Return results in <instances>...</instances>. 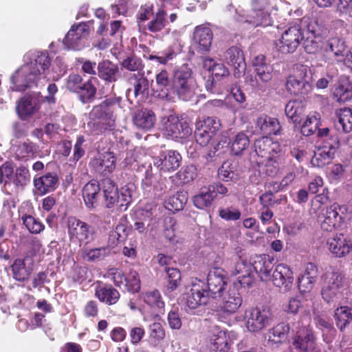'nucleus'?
<instances>
[{
	"label": "nucleus",
	"mask_w": 352,
	"mask_h": 352,
	"mask_svg": "<svg viewBox=\"0 0 352 352\" xmlns=\"http://www.w3.org/2000/svg\"><path fill=\"white\" fill-rule=\"evenodd\" d=\"M254 151L258 158V164L269 167L266 173L269 176L276 174L278 170V158L282 151L281 146L278 142L263 136L254 142Z\"/></svg>",
	"instance_id": "1"
},
{
	"label": "nucleus",
	"mask_w": 352,
	"mask_h": 352,
	"mask_svg": "<svg viewBox=\"0 0 352 352\" xmlns=\"http://www.w3.org/2000/svg\"><path fill=\"white\" fill-rule=\"evenodd\" d=\"M196 79L190 68L182 66L172 76L171 101L175 97L184 101L190 100L195 94Z\"/></svg>",
	"instance_id": "2"
},
{
	"label": "nucleus",
	"mask_w": 352,
	"mask_h": 352,
	"mask_svg": "<svg viewBox=\"0 0 352 352\" xmlns=\"http://www.w3.org/2000/svg\"><path fill=\"white\" fill-rule=\"evenodd\" d=\"M101 186L104 203L107 208L118 205L120 210H127L132 201L131 191L128 188H122L119 192L114 182L108 177L101 181Z\"/></svg>",
	"instance_id": "3"
},
{
	"label": "nucleus",
	"mask_w": 352,
	"mask_h": 352,
	"mask_svg": "<svg viewBox=\"0 0 352 352\" xmlns=\"http://www.w3.org/2000/svg\"><path fill=\"white\" fill-rule=\"evenodd\" d=\"M311 74V69L308 66L298 65L295 74L287 78V91L294 96L307 94L311 90V85L307 80Z\"/></svg>",
	"instance_id": "4"
},
{
	"label": "nucleus",
	"mask_w": 352,
	"mask_h": 352,
	"mask_svg": "<svg viewBox=\"0 0 352 352\" xmlns=\"http://www.w3.org/2000/svg\"><path fill=\"white\" fill-rule=\"evenodd\" d=\"M251 13L246 17L245 22L254 27H267L272 25L270 0H251Z\"/></svg>",
	"instance_id": "5"
},
{
	"label": "nucleus",
	"mask_w": 352,
	"mask_h": 352,
	"mask_svg": "<svg viewBox=\"0 0 352 352\" xmlns=\"http://www.w3.org/2000/svg\"><path fill=\"white\" fill-rule=\"evenodd\" d=\"M304 39V32L298 23L288 27L281 35V38L276 41L275 45L279 52L283 54L294 52Z\"/></svg>",
	"instance_id": "6"
},
{
	"label": "nucleus",
	"mask_w": 352,
	"mask_h": 352,
	"mask_svg": "<svg viewBox=\"0 0 352 352\" xmlns=\"http://www.w3.org/2000/svg\"><path fill=\"white\" fill-rule=\"evenodd\" d=\"M344 280L345 276L339 270H333L327 275L326 285L321 291L322 297L325 302H334L342 296V289Z\"/></svg>",
	"instance_id": "7"
},
{
	"label": "nucleus",
	"mask_w": 352,
	"mask_h": 352,
	"mask_svg": "<svg viewBox=\"0 0 352 352\" xmlns=\"http://www.w3.org/2000/svg\"><path fill=\"white\" fill-rule=\"evenodd\" d=\"M67 228L70 240H75L80 243H87L95 235L94 227L74 216L67 218Z\"/></svg>",
	"instance_id": "8"
},
{
	"label": "nucleus",
	"mask_w": 352,
	"mask_h": 352,
	"mask_svg": "<svg viewBox=\"0 0 352 352\" xmlns=\"http://www.w3.org/2000/svg\"><path fill=\"white\" fill-rule=\"evenodd\" d=\"M51 64V59L47 52H38L34 56L33 60L28 66V71L25 75L27 86L31 87L32 84L36 85L39 77L44 74Z\"/></svg>",
	"instance_id": "9"
},
{
	"label": "nucleus",
	"mask_w": 352,
	"mask_h": 352,
	"mask_svg": "<svg viewBox=\"0 0 352 352\" xmlns=\"http://www.w3.org/2000/svg\"><path fill=\"white\" fill-rule=\"evenodd\" d=\"M89 34V25L85 23H80L73 25L66 34L63 43L68 49L79 50L85 46L84 40Z\"/></svg>",
	"instance_id": "10"
},
{
	"label": "nucleus",
	"mask_w": 352,
	"mask_h": 352,
	"mask_svg": "<svg viewBox=\"0 0 352 352\" xmlns=\"http://www.w3.org/2000/svg\"><path fill=\"white\" fill-rule=\"evenodd\" d=\"M292 345L298 352H315L317 344L314 331L307 327L300 329L292 338Z\"/></svg>",
	"instance_id": "11"
},
{
	"label": "nucleus",
	"mask_w": 352,
	"mask_h": 352,
	"mask_svg": "<svg viewBox=\"0 0 352 352\" xmlns=\"http://www.w3.org/2000/svg\"><path fill=\"white\" fill-rule=\"evenodd\" d=\"M163 130L172 138H185L192 133V129L186 121L173 115L164 122Z\"/></svg>",
	"instance_id": "12"
},
{
	"label": "nucleus",
	"mask_w": 352,
	"mask_h": 352,
	"mask_svg": "<svg viewBox=\"0 0 352 352\" xmlns=\"http://www.w3.org/2000/svg\"><path fill=\"white\" fill-rule=\"evenodd\" d=\"M116 157L112 152L98 154L89 162V166L94 172L102 176H108L116 168Z\"/></svg>",
	"instance_id": "13"
},
{
	"label": "nucleus",
	"mask_w": 352,
	"mask_h": 352,
	"mask_svg": "<svg viewBox=\"0 0 352 352\" xmlns=\"http://www.w3.org/2000/svg\"><path fill=\"white\" fill-rule=\"evenodd\" d=\"M340 210V205L333 204L330 207L327 208L324 212H321L318 215L321 228L323 230L331 232L341 226L344 218L339 213Z\"/></svg>",
	"instance_id": "14"
},
{
	"label": "nucleus",
	"mask_w": 352,
	"mask_h": 352,
	"mask_svg": "<svg viewBox=\"0 0 352 352\" xmlns=\"http://www.w3.org/2000/svg\"><path fill=\"white\" fill-rule=\"evenodd\" d=\"M181 160L182 157L178 152L169 150L162 152L158 157H154L153 165L160 172H173L180 166Z\"/></svg>",
	"instance_id": "15"
},
{
	"label": "nucleus",
	"mask_w": 352,
	"mask_h": 352,
	"mask_svg": "<svg viewBox=\"0 0 352 352\" xmlns=\"http://www.w3.org/2000/svg\"><path fill=\"white\" fill-rule=\"evenodd\" d=\"M207 282V292L211 298L220 296L226 285L225 271L221 267H214L209 272Z\"/></svg>",
	"instance_id": "16"
},
{
	"label": "nucleus",
	"mask_w": 352,
	"mask_h": 352,
	"mask_svg": "<svg viewBox=\"0 0 352 352\" xmlns=\"http://www.w3.org/2000/svg\"><path fill=\"white\" fill-rule=\"evenodd\" d=\"M203 282L199 280L194 283L186 296V305L190 309H195L199 306L206 305L211 297L207 292Z\"/></svg>",
	"instance_id": "17"
},
{
	"label": "nucleus",
	"mask_w": 352,
	"mask_h": 352,
	"mask_svg": "<svg viewBox=\"0 0 352 352\" xmlns=\"http://www.w3.org/2000/svg\"><path fill=\"white\" fill-rule=\"evenodd\" d=\"M98 76L107 85L114 84L121 78V72L118 64L109 60H103L98 63L97 67Z\"/></svg>",
	"instance_id": "18"
},
{
	"label": "nucleus",
	"mask_w": 352,
	"mask_h": 352,
	"mask_svg": "<svg viewBox=\"0 0 352 352\" xmlns=\"http://www.w3.org/2000/svg\"><path fill=\"white\" fill-rule=\"evenodd\" d=\"M94 296L100 302L112 306L119 302L121 294L112 285L100 281L97 283L95 287Z\"/></svg>",
	"instance_id": "19"
},
{
	"label": "nucleus",
	"mask_w": 352,
	"mask_h": 352,
	"mask_svg": "<svg viewBox=\"0 0 352 352\" xmlns=\"http://www.w3.org/2000/svg\"><path fill=\"white\" fill-rule=\"evenodd\" d=\"M226 62L234 68L236 78L242 76L246 70V63L242 50L236 46L230 47L224 54Z\"/></svg>",
	"instance_id": "20"
},
{
	"label": "nucleus",
	"mask_w": 352,
	"mask_h": 352,
	"mask_svg": "<svg viewBox=\"0 0 352 352\" xmlns=\"http://www.w3.org/2000/svg\"><path fill=\"white\" fill-rule=\"evenodd\" d=\"M294 280L293 272L288 265L280 263L276 266L272 274V281L276 287L289 292L293 287Z\"/></svg>",
	"instance_id": "21"
},
{
	"label": "nucleus",
	"mask_w": 352,
	"mask_h": 352,
	"mask_svg": "<svg viewBox=\"0 0 352 352\" xmlns=\"http://www.w3.org/2000/svg\"><path fill=\"white\" fill-rule=\"evenodd\" d=\"M229 338L224 331L218 328L210 329L207 337V347L210 352H228Z\"/></svg>",
	"instance_id": "22"
},
{
	"label": "nucleus",
	"mask_w": 352,
	"mask_h": 352,
	"mask_svg": "<svg viewBox=\"0 0 352 352\" xmlns=\"http://www.w3.org/2000/svg\"><path fill=\"white\" fill-rule=\"evenodd\" d=\"M245 326L249 331L258 332L268 322V316L257 307H252L245 312Z\"/></svg>",
	"instance_id": "23"
},
{
	"label": "nucleus",
	"mask_w": 352,
	"mask_h": 352,
	"mask_svg": "<svg viewBox=\"0 0 352 352\" xmlns=\"http://www.w3.org/2000/svg\"><path fill=\"white\" fill-rule=\"evenodd\" d=\"M34 187L39 195H44L54 191L58 186L59 179L54 172H49L33 180Z\"/></svg>",
	"instance_id": "24"
},
{
	"label": "nucleus",
	"mask_w": 352,
	"mask_h": 352,
	"mask_svg": "<svg viewBox=\"0 0 352 352\" xmlns=\"http://www.w3.org/2000/svg\"><path fill=\"white\" fill-rule=\"evenodd\" d=\"M232 274L237 276V281L242 287H250L254 281L255 274L250 262L240 261L236 263Z\"/></svg>",
	"instance_id": "25"
},
{
	"label": "nucleus",
	"mask_w": 352,
	"mask_h": 352,
	"mask_svg": "<svg viewBox=\"0 0 352 352\" xmlns=\"http://www.w3.org/2000/svg\"><path fill=\"white\" fill-rule=\"evenodd\" d=\"M242 302L243 298L240 293L234 289H230L223 297L219 305V311L227 316H230L238 311Z\"/></svg>",
	"instance_id": "26"
},
{
	"label": "nucleus",
	"mask_w": 352,
	"mask_h": 352,
	"mask_svg": "<svg viewBox=\"0 0 352 352\" xmlns=\"http://www.w3.org/2000/svg\"><path fill=\"white\" fill-rule=\"evenodd\" d=\"M328 249L330 252L337 258H342L347 255L352 248L350 241L347 240L343 234H336L327 241Z\"/></svg>",
	"instance_id": "27"
},
{
	"label": "nucleus",
	"mask_w": 352,
	"mask_h": 352,
	"mask_svg": "<svg viewBox=\"0 0 352 352\" xmlns=\"http://www.w3.org/2000/svg\"><path fill=\"white\" fill-rule=\"evenodd\" d=\"M100 190V184L96 180H91L84 186L82 196L87 208L94 209L98 206Z\"/></svg>",
	"instance_id": "28"
},
{
	"label": "nucleus",
	"mask_w": 352,
	"mask_h": 352,
	"mask_svg": "<svg viewBox=\"0 0 352 352\" xmlns=\"http://www.w3.org/2000/svg\"><path fill=\"white\" fill-rule=\"evenodd\" d=\"M156 89L157 96L167 101H171L172 77L166 69L161 70L156 74Z\"/></svg>",
	"instance_id": "29"
},
{
	"label": "nucleus",
	"mask_w": 352,
	"mask_h": 352,
	"mask_svg": "<svg viewBox=\"0 0 352 352\" xmlns=\"http://www.w3.org/2000/svg\"><path fill=\"white\" fill-rule=\"evenodd\" d=\"M91 116L93 119L91 132L94 135H101L106 131L114 129L116 117L100 113H93L92 112H91Z\"/></svg>",
	"instance_id": "30"
},
{
	"label": "nucleus",
	"mask_w": 352,
	"mask_h": 352,
	"mask_svg": "<svg viewBox=\"0 0 352 352\" xmlns=\"http://www.w3.org/2000/svg\"><path fill=\"white\" fill-rule=\"evenodd\" d=\"M333 98L339 103H344L352 99V82L349 77L342 76L333 91Z\"/></svg>",
	"instance_id": "31"
},
{
	"label": "nucleus",
	"mask_w": 352,
	"mask_h": 352,
	"mask_svg": "<svg viewBox=\"0 0 352 352\" xmlns=\"http://www.w3.org/2000/svg\"><path fill=\"white\" fill-rule=\"evenodd\" d=\"M252 67L256 74V81L267 82L272 78V68L266 63V58L263 54H259L252 60Z\"/></svg>",
	"instance_id": "32"
},
{
	"label": "nucleus",
	"mask_w": 352,
	"mask_h": 352,
	"mask_svg": "<svg viewBox=\"0 0 352 352\" xmlns=\"http://www.w3.org/2000/svg\"><path fill=\"white\" fill-rule=\"evenodd\" d=\"M26 259L27 257L17 258L10 266L12 278L16 281L27 282L32 273V267L27 265Z\"/></svg>",
	"instance_id": "33"
},
{
	"label": "nucleus",
	"mask_w": 352,
	"mask_h": 352,
	"mask_svg": "<svg viewBox=\"0 0 352 352\" xmlns=\"http://www.w3.org/2000/svg\"><path fill=\"white\" fill-rule=\"evenodd\" d=\"M256 126L265 136L278 134L280 125L278 120L267 115H262L256 120Z\"/></svg>",
	"instance_id": "34"
},
{
	"label": "nucleus",
	"mask_w": 352,
	"mask_h": 352,
	"mask_svg": "<svg viewBox=\"0 0 352 352\" xmlns=\"http://www.w3.org/2000/svg\"><path fill=\"white\" fill-rule=\"evenodd\" d=\"M129 82L133 87L134 96L136 98H144L148 96L150 82L144 74H132Z\"/></svg>",
	"instance_id": "35"
},
{
	"label": "nucleus",
	"mask_w": 352,
	"mask_h": 352,
	"mask_svg": "<svg viewBox=\"0 0 352 352\" xmlns=\"http://www.w3.org/2000/svg\"><path fill=\"white\" fill-rule=\"evenodd\" d=\"M273 261L269 255H256L251 263L254 274H258L261 279L263 276L268 277L274 267Z\"/></svg>",
	"instance_id": "36"
},
{
	"label": "nucleus",
	"mask_w": 352,
	"mask_h": 352,
	"mask_svg": "<svg viewBox=\"0 0 352 352\" xmlns=\"http://www.w3.org/2000/svg\"><path fill=\"white\" fill-rule=\"evenodd\" d=\"M122 98L116 96L114 93L112 96L106 97L105 99L99 104L93 107L91 112L93 113H100L111 117H116L114 115L115 109L119 107Z\"/></svg>",
	"instance_id": "37"
},
{
	"label": "nucleus",
	"mask_w": 352,
	"mask_h": 352,
	"mask_svg": "<svg viewBox=\"0 0 352 352\" xmlns=\"http://www.w3.org/2000/svg\"><path fill=\"white\" fill-rule=\"evenodd\" d=\"M155 122V115L152 110L142 109L138 111L133 118L134 124L140 129L148 130Z\"/></svg>",
	"instance_id": "38"
},
{
	"label": "nucleus",
	"mask_w": 352,
	"mask_h": 352,
	"mask_svg": "<svg viewBox=\"0 0 352 352\" xmlns=\"http://www.w3.org/2000/svg\"><path fill=\"white\" fill-rule=\"evenodd\" d=\"M94 78L91 77L80 86V88L76 93L78 100L83 104L92 102L96 98L97 88L93 80Z\"/></svg>",
	"instance_id": "39"
},
{
	"label": "nucleus",
	"mask_w": 352,
	"mask_h": 352,
	"mask_svg": "<svg viewBox=\"0 0 352 352\" xmlns=\"http://www.w3.org/2000/svg\"><path fill=\"white\" fill-rule=\"evenodd\" d=\"M166 16V12L163 8L158 9L151 21L147 23L146 30L155 34L161 32L167 25Z\"/></svg>",
	"instance_id": "40"
},
{
	"label": "nucleus",
	"mask_w": 352,
	"mask_h": 352,
	"mask_svg": "<svg viewBox=\"0 0 352 352\" xmlns=\"http://www.w3.org/2000/svg\"><path fill=\"white\" fill-rule=\"evenodd\" d=\"M194 38L199 43V50L207 52L212 44V32L209 28L197 26L194 32Z\"/></svg>",
	"instance_id": "41"
},
{
	"label": "nucleus",
	"mask_w": 352,
	"mask_h": 352,
	"mask_svg": "<svg viewBox=\"0 0 352 352\" xmlns=\"http://www.w3.org/2000/svg\"><path fill=\"white\" fill-rule=\"evenodd\" d=\"M39 109V106L29 97L22 98L18 102L16 111L19 118L25 120Z\"/></svg>",
	"instance_id": "42"
},
{
	"label": "nucleus",
	"mask_w": 352,
	"mask_h": 352,
	"mask_svg": "<svg viewBox=\"0 0 352 352\" xmlns=\"http://www.w3.org/2000/svg\"><path fill=\"white\" fill-rule=\"evenodd\" d=\"M288 323L282 322L269 329V341L276 344L284 342L288 338L290 331Z\"/></svg>",
	"instance_id": "43"
},
{
	"label": "nucleus",
	"mask_w": 352,
	"mask_h": 352,
	"mask_svg": "<svg viewBox=\"0 0 352 352\" xmlns=\"http://www.w3.org/2000/svg\"><path fill=\"white\" fill-rule=\"evenodd\" d=\"M337 327L343 331L347 325L352 322V307L340 306L338 307L333 315Z\"/></svg>",
	"instance_id": "44"
},
{
	"label": "nucleus",
	"mask_w": 352,
	"mask_h": 352,
	"mask_svg": "<svg viewBox=\"0 0 352 352\" xmlns=\"http://www.w3.org/2000/svg\"><path fill=\"white\" fill-rule=\"evenodd\" d=\"M215 197L208 186L201 188L199 192L192 197V201L197 208L203 210L210 207Z\"/></svg>",
	"instance_id": "45"
},
{
	"label": "nucleus",
	"mask_w": 352,
	"mask_h": 352,
	"mask_svg": "<svg viewBox=\"0 0 352 352\" xmlns=\"http://www.w3.org/2000/svg\"><path fill=\"white\" fill-rule=\"evenodd\" d=\"M324 51L336 58H343L346 53L345 42L340 38L332 37L327 41Z\"/></svg>",
	"instance_id": "46"
},
{
	"label": "nucleus",
	"mask_w": 352,
	"mask_h": 352,
	"mask_svg": "<svg viewBox=\"0 0 352 352\" xmlns=\"http://www.w3.org/2000/svg\"><path fill=\"white\" fill-rule=\"evenodd\" d=\"M285 111L287 117L294 124H300L304 113V106L301 102L292 100L286 104Z\"/></svg>",
	"instance_id": "47"
},
{
	"label": "nucleus",
	"mask_w": 352,
	"mask_h": 352,
	"mask_svg": "<svg viewBox=\"0 0 352 352\" xmlns=\"http://www.w3.org/2000/svg\"><path fill=\"white\" fill-rule=\"evenodd\" d=\"M144 300L151 307L156 309L157 314H164L165 303L162 300L160 292L157 289L146 292L144 296Z\"/></svg>",
	"instance_id": "48"
},
{
	"label": "nucleus",
	"mask_w": 352,
	"mask_h": 352,
	"mask_svg": "<svg viewBox=\"0 0 352 352\" xmlns=\"http://www.w3.org/2000/svg\"><path fill=\"white\" fill-rule=\"evenodd\" d=\"M334 155V153L322 146L315 152L311 162L314 166L323 168L331 162Z\"/></svg>",
	"instance_id": "49"
},
{
	"label": "nucleus",
	"mask_w": 352,
	"mask_h": 352,
	"mask_svg": "<svg viewBox=\"0 0 352 352\" xmlns=\"http://www.w3.org/2000/svg\"><path fill=\"white\" fill-rule=\"evenodd\" d=\"M23 225L33 234L41 233L45 229V225L39 219L35 218L30 214L23 213L21 216Z\"/></svg>",
	"instance_id": "50"
},
{
	"label": "nucleus",
	"mask_w": 352,
	"mask_h": 352,
	"mask_svg": "<svg viewBox=\"0 0 352 352\" xmlns=\"http://www.w3.org/2000/svg\"><path fill=\"white\" fill-rule=\"evenodd\" d=\"M187 201V192L179 191L168 199L166 202V208L173 212L179 211L183 210Z\"/></svg>",
	"instance_id": "51"
},
{
	"label": "nucleus",
	"mask_w": 352,
	"mask_h": 352,
	"mask_svg": "<svg viewBox=\"0 0 352 352\" xmlns=\"http://www.w3.org/2000/svg\"><path fill=\"white\" fill-rule=\"evenodd\" d=\"M30 179L31 175L28 168L21 165L15 169L12 182L17 188H23L30 183Z\"/></svg>",
	"instance_id": "52"
},
{
	"label": "nucleus",
	"mask_w": 352,
	"mask_h": 352,
	"mask_svg": "<svg viewBox=\"0 0 352 352\" xmlns=\"http://www.w3.org/2000/svg\"><path fill=\"white\" fill-rule=\"evenodd\" d=\"M250 144L248 136L243 132L237 133L231 142V152L234 155H240Z\"/></svg>",
	"instance_id": "53"
},
{
	"label": "nucleus",
	"mask_w": 352,
	"mask_h": 352,
	"mask_svg": "<svg viewBox=\"0 0 352 352\" xmlns=\"http://www.w3.org/2000/svg\"><path fill=\"white\" fill-rule=\"evenodd\" d=\"M336 116L342 131L344 133L351 132L352 131V110L346 107L340 109L336 111Z\"/></svg>",
	"instance_id": "54"
},
{
	"label": "nucleus",
	"mask_w": 352,
	"mask_h": 352,
	"mask_svg": "<svg viewBox=\"0 0 352 352\" xmlns=\"http://www.w3.org/2000/svg\"><path fill=\"white\" fill-rule=\"evenodd\" d=\"M35 153V145L30 141L19 144L15 151V158L18 160H27Z\"/></svg>",
	"instance_id": "55"
},
{
	"label": "nucleus",
	"mask_w": 352,
	"mask_h": 352,
	"mask_svg": "<svg viewBox=\"0 0 352 352\" xmlns=\"http://www.w3.org/2000/svg\"><path fill=\"white\" fill-rule=\"evenodd\" d=\"M109 253L110 249L109 247H100L83 251L82 258L87 261L91 262L102 260L107 256Z\"/></svg>",
	"instance_id": "56"
},
{
	"label": "nucleus",
	"mask_w": 352,
	"mask_h": 352,
	"mask_svg": "<svg viewBox=\"0 0 352 352\" xmlns=\"http://www.w3.org/2000/svg\"><path fill=\"white\" fill-rule=\"evenodd\" d=\"M197 168L194 165L183 166L177 173L176 177L180 184H186L192 182L197 177Z\"/></svg>",
	"instance_id": "57"
},
{
	"label": "nucleus",
	"mask_w": 352,
	"mask_h": 352,
	"mask_svg": "<svg viewBox=\"0 0 352 352\" xmlns=\"http://www.w3.org/2000/svg\"><path fill=\"white\" fill-rule=\"evenodd\" d=\"M165 271L167 274V289L171 292L175 290L180 285L182 276L180 271L175 267H166Z\"/></svg>",
	"instance_id": "58"
},
{
	"label": "nucleus",
	"mask_w": 352,
	"mask_h": 352,
	"mask_svg": "<svg viewBox=\"0 0 352 352\" xmlns=\"http://www.w3.org/2000/svg\"><path fill=\"white\" fill-rule=\"evenodd\" d=\"M221 125L220 120L216 117H207L197 124V126L208 132H211V134L214 136L217 135V131H219Z\"/></svg>",
	"instance_id": "59"
},
{
	"label": "nucleus",
	"mask_w": 352,
	"mask_h": 352,
	"mask_svg": "<svg viewBox=\"0 0 352 352\" xmlns=\"http://www.w3.org/2000/svg\"><path fill=\"white\" fill-rule=\"evenodd\" d=\"M124 286L129 292L138 293L141 288L140 276L135 271H131L126 276Z\"/></svg>",
	"instance_id": "60"
},
{
	"label": "nucleus",
	"mask_w": 352,
	"mask_h": 352,
	"mask_svg": "<svg viewBox=\"0 0 352 352\" xmlns=\"http://www.w3.org/2000/svg\"><path fill=\"white\" fill-rule=\"evenodd\" d=\"M149 338L155 342L160 343L165 336V329L160 322H155L149 325Z\"/></svg>",
	"instance_id": "61"
},
{
	"label": "nucleus",
	"mask_w": 352,
	"mask_h": 352,
	"mask_svg": "<svg viewBox=\"0 0 352 352\" xmlns=\"http://www.w3.org/2000/svg\"><path fill=\"white\" fill-rule=\"evenodd\" d=\"M121 65L124 69L131 72L142 70L144 66L142 59L134 55L124 58L122 61Z\"/></svg>",
	"instance_id": "62"
},
{
	"label": "nucleus",
	"mask_w": 352,
	"mask_h": 352,
	"mask_svg": "<svg viewBox=\"0 0 352 352\" xmlns=\"http://www.w3.org/2000/svg\"><path fill=\"white\" fill-rule=\"evenodd\" d=\"M214 135L199 126H197L195 131V138L196 142L201 146H206L210 143H213Z\"/></svg>",
	"instance_id": "63"
},
{
	"label": "nucleus",
	"mask_w": 352,
	"mask_h": 352,
	"mask_svg": "<svg viewBox=\"0 0 352 352\" xmlns=\"http://www.w3.org/2000/svg\"><path fill=\"white\" fill-rule=\"evenodd\" d=\"M319 120L316 117L307 116L301 126L300 132L304 136L313 135L318 129Z\"/></svg>",
	"instance_id": "64"
}]
</instances>
